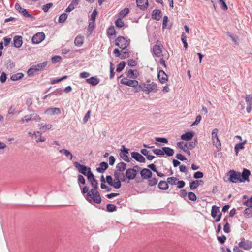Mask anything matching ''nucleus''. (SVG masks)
<instances>
[{
  "mask_svg": "<svg viewBox=\"0 0 252 252\" xmlns=\"http://www.w3.org/2000/svg\"><path fill=\"white\" fill-rule=\"evenodd\" d=\"M86 200L90 203H95L100 204L101 202V198L100 194L97 191V189H92L88 192L86 196Z\"/></svg>",
  "mask_w": 252,
  "mask_h": 252,
  "instance_id": "obj_1",
  "label": "nucleus"
},
{
  "mask_svg": "<svg viewBox=\"0 0 252 252\" xmlns=\"http://www.w3.org/2000/svg\"><path fill=\"white\" fill-rule=\"evenodd\" d=\"M74 165L78 170V171L83 174L84 175L87 176H90L89 173H92L91 171V168L90 167H87L84 165L80 164L77 161H75L73 162Z\"/></svg>",
  "mask_w": 252,
  "mask_h": 252,
  "instance_id": "obj_2",
  "label": "nucleus"
},
{
  "mask_svg": "<svg viewBox=\"0 0 252 252\" xmlns=\"http://www.w3.org/2000/svg\"><path fill=\"white\" fill-rule=\"evenodd\" d=\"M229 181L232 183H241V173L234 170H231L229 171Z\"/></svg>",
  "mask_w": 252,
  "mask_h": 252,
  "instance_id": "obj_3",
  "label": "nucleus"
},
{
  "mask_svg": "<svg viewBox=\"0 0 252 252\" xmlns=\"http://www.w3.org/2000/svg\"><path fill=\"white\" fill-rule=\"evenodd\" d=\"M129 44V42L123 36H119L115 40V45L122 50H125Z\"/></svg>",
  "mask_w": 252,
  "mask_h": 252,
  "instance_id": "obj_4",
  "label": "nucleus"
},
{
  "mask_svg": "<svg viewBox=\"0 0 252 252\" xmlns=\"http://www.w3.org/2000/svg\"><path fill=\"white\" fill-rule=\"evenodd\" d=\"M211 215L212 218H216L215 221L218 222L220 220L222 214L220 212L219 207L213 205L212 207Z\"/></svg>",
  "mask_w": 252,
  "mask_h": 252,
  "instance_id": "obj_5",
  "label": "nucleus"
},
{
  "mask_svg": "<svg viewBox=\"0 0 252 252\" xmlns=\"http://www.w3.org/2000/svg\"><path fill=\"white\" fill-rule=\"evenodd\" d=\"M218 129L215 128L212 130V142L213 145H215L217 148L220 149L221 147V143L219 139L217 133Z\"/></svg>",
  "mask_w": 252,
  "mask_h": 252,
  "instance_id": "obj_6",
  "label": "nucleus"
},
{
  "mask_svg": "<svg viewBox=\"0 0 252 252\" xmlns=\"http://www.w3.org/2000/svg\"><path fill=\"white\" fill-rule=\"evenodd\" d=\"M45 34L42 32L36 33L32 38V42L33 44H39L45 38Z\"/></svg>",
  "mask_w": 252,
  "mask_h": 252,
  "instance_id": "obj_7",
  "label": "nucleus"
},
{
  "mask_svg": "<svg viewBox=\"0 0 252 252\" xmlns=\"http://www.w3.org/2000/svg\"><path fill=\"white\" fill-rule=\"evenodd\" d=\"M121 83L131 87H136L138 85V82L137 80L129 79L125 77L121 79Z\"/></svg>",
  "mask_w": 252,
  "mask_h": 252,
  "instance_id": "obj_8",
  "label": "nucleus"
},
{
  "mask_svg": "<svg viewBox=\"0 0 252 252\" xmlns=\"http://www.w3.org/2000/svg\"><path fill=\"white\" fill-rule=\"evenodd\" d=\"M239 247L246 250H249L252 248V242L249 240L243 239L239 243Z\"/></svg>",
  "mask_w": 252,
  "mask_h": 252,
  "instance_id": "obj_9",
  "label": "nucleus"
},
{
  "mask_svg": "<svg viewBox=\"0 0 252 252\" xmlns=\"http://www.w3.org/2000/svg\"><path fill=\"white\" fill-rule=\"evenodd\" d=\"M145 88L146 92H145L147 94L151 92L156 93L158 90L157 85L154 82L147 84Z\"/></svg>",
  "mask_w": 252,
  "mask_h": 252,
  "instance_id": "obj_10",
  "label": "nucleus"
},
{
  "mask_svg": "<svg viewBox=\"0 0 252 252\" xmlns=\"http://www.w3.org/2000/svg\"><path fill=\"white\" fill-rule=\"evenodd\" d=\"M137 175V171L133 168H128L126 170L125 176L129 180L134 179Z\"/></svg>",
  "mask_w": 252,
  "mask_h": 252,
  "instance_id": "obj_11",
  "label": "nucleus"
},
{
  "mask_svg": "<svg viewBox=\"0 0 252 252\" xmlns=\"http://www.w3.org/2000/svg\"><path fill=\"white\" fill-rule=\"evenodd\" d=\"M90 176L87 177L89 182L91 186L93 187V189H97L98 188V182L94 178V175L92 173H89Z\"/></svg>",
  "mask_w": 252,
  "mask_h": 252,
  "instance_id": "obj_12",
  "label": "nucleus"
},
{
  "mask_svg": "<svg viewBox=\"0 0 252 252\" xmlns=\"http://www.w3.org/2000/svg\"><path fill=\"white\" fill-rule=\"evenodd\" d=\"M138 72L136 70L129 69L126 73V78L132 80H135L138 77Z\"/></svg>",
  "mask_w": 252,
  "mask_h": 252,
  "instance_id": "obj_13",
  "label": "nucleus"
},
{
  "mask_svg": "<svg viewBox=\"0 0 252 252\" xmlns=\"http://www.w3.org/2000/svg\"><path fill=\"white\" fill-rule=\"evenodd\" d=\"M137 6L141 10H145L148 6V0H136Z\"/></svg>",
  "mask_w": 252,
  "mask_h": 252,
  "instance_id": "obj_14",
  "label": "nucleus"
},
{
  "mask_svg": "<svg viewBox=\"0 0 252 252\" xmlns=\"http://www.w3.org/2000/svg\"><path fill=\"white\" fill-rule=\"evenodd\" d=\"M131 157L138 162L144 163L145 161V158L140 154L137 152H133L131 153Z\"/></svg>",
  "mask_w": 252,
  "mask_h": 252,
  "instance_id": "obj_15",
  "label": "nucleus"
},
{
  "mask_svg": "<svg viewBox=\"0 0 252 252\" xmlns=\"http://www.w3.org/2000/svg\"><path fill=\"white\" fill-rule=\"evenodd\" d=\"M250 175L251 172L249 170L244 169L242 174H241L242 182H244L246 181H249V176Z\"/></svg>",
  "mask_w": 252,
  "mask_h": 252,
  "instance_id": "obj_16",
  "label": "nucleus"
},
{
  "mask_svg": "<svg viewBox=\"0 0 252 252\" xmlns=\"http://www.w3.org/2000/svg\"><path fill=\"white\" fill-rule=\"evenodd\" d=\"M15 9L18 10L19 12L22 13L23 15L25 17H30L31 15L28 12L26 9L22 8L19 3H16L15 5Z\"/></svg>",
  "mask_w": 252,
  "mask_h": 252,
  "instance_id": "obj_17",
  "label": "nucleus"
},
{
  "mask_svg": "<svg viewBox=\"0 0 252 252\" xmlns=\"http://www.w3.org/2000/svg\"><path fill=\"white\" fill-rule=\"evenodd\" d=\"M23 44L22 37L21 36H15L13 38V45L16 48H20Z\"/></svg>",
  "mask_w": 252,
  "mask_h": 252,
  "instance_id": "obj_18",
  "label": "nucleus"
},
{
  "mask_svg": "<svg viewBox=\"0 0 252 252\" xmlns=\"http://www.w3.org/2000/svg\"><path fill=\"white\" fill-rule=\"evenodd\" d=\"M194 135V132L193 131H189L182 134L181 136L182 140L185 141H189L191 140Z\"/></svg>",
  "mask_w": 252,
  "mask_h": 252,
  "instance_id": "obj_19",
  "label": "nucleus"
},
{
  "mask_svg": "<svg viewBox=\"0 0 252 252\" xmlns=\"http://www.w3.org/2000/svg\"><path fill=\"white\" fill-rule=\"evenodd\" d=\"M141 176L143 179H148L151 177L152 175V172L148 169L144 168L141 170Z\"/></svg>",
  "mask_w": 252,
  "mask_h": 252,
  "instance_id": "obj_20",
  "label": "nucleus"
},
{
  "mask_svg": "<svg viewBox=\"0 0 252 252\" xmlns=\"http://www.w3.org/2000/svg\"><path fill=\"white\" fill-rule=\"evenodd\" d=\"M45 113L50 115H53L55 114L59 115L61 114V110L58 108H50L45 111Z\"/></svg>",
  "mask_w": 252,
  "mask_h": 252,
  "instance_id": "obj_21",
  "label": "nucleus"
},
{
  "mask_svg": "<svg viewBox=\"0 0 252 252\" xmlns=\"http://www.w3.org/2000/svg\"><path fill=\"white\" fill-rule=\"evenodd\" d=\"M158 78L161 83H164L167 80V75L163 70H160L158 74Z\"/></svg>",
  "mask_w": 252,
  "mask_h": 252,
  "instance_id": "obj_22",
  "label": "nucleus"
},
{
  "mask_svg": "<svg viewBox=\"0 0 252 252\" xmlns=\"http://www.w3.org/2000/svg\"><path fill=\"white\" fill-rule=\"evenodd\" d=\"M108 167V165L107 162H101L99 164V167L96 168V171L102 173H103Z\"/></svg>",
  "mask_w": 252,
  "mask_h": 252,
  "instance_id": "obj_23",
  "label": "nucleus"
},
{
  "mask_svg": "<svg viewBox=\"0 0 252 252\" xmlns=\"http://www.w3.org/2000/svg\"><path fill=\"white\" fill-rule=\"evenodd\" d=\"M153 51L154 54L157 57H161L162 56V50L160 45H155L154 46Z\"/></svg>",
  "mask_w": 252,
  "mask_h": 252,
  "instance_id": "obj_24",
  "label": "nucleus"
},
{
  "mask_svg": "<svg viewBox=\"0 0 252 252\" xmlns=\"http://www.w3.org/2000/svg\"><path fill=\"white\" fill-rule=\"evenodd\" d=\"M38 126L39 127L40 130L42 132H46L47 130H49L52 128L53 127V126L51 124H43L41 123L40 124L38 125Z\"/></svg>",
  "mask_w": 252,
  "mask_h": 252,
  "instance_id": "obj_25",
  "label": "nucleus"
},
{
  "mask_svg": "<svg viewBox=\"0 0 252 252\" xmlns=\"http://www.w3.org/2000/svg\"><path fill=\"white\" fill-rule=\"evenodd\" d=\"M161 12L160 10H154L152 12V17L156 20H159L161 17Z\"/></svg>",
  "mask_w": 252,
  "mask_h": 252,
  "instance_id": "obj_26",
  "label": "nucleus"
},
{
  "mask_svg": "<svg viewBox=\"0 0 252 252\" xmlns=\"http://www.w3.org/2000/svg\"><path fill=\"white\" fill-rule=\"evenodd\" d=\"M100 80L96 77H91L89 79H86V82L93 86H95L97 85Z\"/></svg>",
  "mask_w": 252,
  "mask_h": 252,
  "instance_id": "obj_27",
  "label": "nucleus"
},
{
  "mask_svg": "<svg viewBox=\"0 0 252 252\" xmlns=\"http://www.w3.org/2000/svg\"><path fill=\"white\" fill-rule=\"evenodd\" d=\"M47 65V62H43L38 64L33 65L34 68L36 72L39 71L43 69Z\"/></svg>",
  "mask_w": 252,
  "mask_h": 252,
  "instance_id": "obj_28",
  "label": "nucleus"
},
{
  "mask_svg": "<svg viewBox=\"0 0 252 252\" xmlns=\"http://www.w3.org/2000/svg\"><path fill=\"white\" fill-rule=\"evenodd\" d=\"M59 152L63 154L66 158H68L70 160H72L73 159V155L67 149H62L59 150Z\"/></svg>",
  "mask_w": 252,
  "mask_h": 252,
  "instance_id": "obj_29",
  "label": "nucleus"
},
{
  "mask_svg": "<svg viewBox=\"0 0 252 252\" xmlns=\"http://www.w3.org/2000/svg\"><path fill=\"white\" fill-rule=\"evenodd\" d=\"M84 42V36L78 35L75 39L74 44L76 46H81Z\"/></svg>",
  "mask_w": 252,
  "mask_h": 252,
  "instance_id": "obj_30",
  "label": "nucleus"
},
{
  "mask_svg": "<svg viewBox=\"0 0 252 252\" xmlns=\"http://www.w3.org/2000/svg\"><path fill=\"white\" fill-rule=\"evenodd\" d=\"M162 149L163 151V155L166 154L167 156L170 157L173 156L174 153L173 149L169 147H164L162 148Z\"/></svg>",
  "mask_w": 252,
  "mask_h": 252,
  "instance_id": "obj_31",
  "label": "nucleus"
},
{
  "mask_svg": "<svg viewBox=\"0 0 252 252\" xmlns=\"http://www.w3.org/2000/svg\"><path fill=\"white\" fill-rule=\"evenodd\" d=\"M141 153L146 156L147 158L149 160H151L155 158V156L150 155V152L149 151L146 149H143L141 150Z\"/></svg>",
  "mask_w": 252,
  "mask_h": 252,
  "instance_id": "obj_32",
  "label": "nucleus"
},
{
  "mask_svg": "<svg viewBox=\"0 0 252 252\" xmlns=\"http://www.w3.org/2000/svg\"><path fill=\"white\" fill-rule=\"evenodd\" d=\"M126 164L123 162L118 163L116 166L117 171L121 172H124L126 169Z\"/></svg>",
  "mask_w": 252,
  "mask_h": 252,
  "instance_id": "obj_33",
  "label": "nucleus"
},
{
  "mask_svg": "<svg viewBox=\"0 0 252 252\" xmlns=\"http://www.w3.org/2000/svg\"><path fill=\"white\" fill-rule=\"evenodd\" d=\"M158 187L162 190H166L169 188L168 183H167V181H161L158 183Z\"/></svg>",
  "mask_w": 252,
  "mask_h": 252,
  "instance_id": "obj_34",
  "label": "nucleus"
},
{
  "mask_svg": "<svg viewBox=\"0 0 252 252\" xmlns=\"http://www.w3.org/2000/svg\"><path fill=\"white\" fill-rule=\"evenodd\" d=\"M203 182L202 180H195L190 183V188L192 190L196 189L199 185L200 183Z\"/></svg>",
  "mask_w": 252,
  "mask_h": 252,
  "instance_id": "obj_35",
  "label": "nucleus"
},
{
  "mask_svg": "<svg viewBox=\"0 0 252 252\" xmlns=\"http://www.w3.org/2000/svg\"><path fill=\"white\" fill-rule=\"evenodd\" d=\"M244 215L247 218L252 217V207L246 208L244 210Z\"/></svg>",
  "mask_w": 252,
  "mask_h": 252,
  "instance_id": "obj_36",
  "label": "nucleus"
},
{
  "mask_svg": "<svg viewBox=\"0 0 252 252\" xmlns=\"http://www.w3.org/2000/svg\"><path fill=\"white\" fill-rule=\"evenodd\" d=\"M129 12V10L127 8H125L123 9L119 13V18H123Z\"/></svg>",
  "mask_w": 252,
  "mask_h": 252,
  "instance_id": "obj_37",
  "label": "nucleus"
},
{
  "mask_svg": "<svg viewBox=\"0 0 252 252\" xmlns=\"http://www.w3.org/2000/svg\"><path fill=\"white\" fill-rule=\"evenodd\" d=\"M167 181L168 184L171 185H176L177 178L175 177H168L167 179Z\"/></svg>",
  "mask_w": 252,
  "mask_h": 252,
  "instance_id": "obj_38",
  "label": "nucleus"
},
{
  "mask_svg": "<svg viewBox=\"0 0 252 252\" xmlns=\"http://www.w3.org/2000/svg\"><path fill=\"white\" fill-rule=\"evenodd\" d=\"M197 143V141L196 139L194 140V141L189 142L188 143H186V144L188 145L187 146V149H191L192 148L195 147Z\"/></svg>",
  "mask_w": 252,
  "mask_h": 252,
  "instance_id": "obj_39",
  "label": "nucleus"
},
{
  "mask_svg": "<svg viewBox=\"0 0 252 252\" xmlns=\"http://www.w3.org/2000/svg\"><path fill=\"white\" fill-rule=\"evenodd\" d=\"M23 74L22 73H18L15 74H13L11 77V79L12 81H17L19 79L22 78Z\"/></svg>",
  "mask_w": 252,
  "mask_h": 252,
  "instance_id": "obj_40",
  "label": "nucleus"
},
{
  "mask_svg": "<svg viewBox=\"0 0 252 252\" xmlns=\"http://www.w3.org/2000/svg\"><path fill=\"white\" fill-rule=\"evenodd\" d=\"M67 16H68L67 14L65 13L62 14L59 16V20H58L59 23H63V22H64L66 20Z\"/></svg>",
  "mask_w": 252,
  "mask_h": 252,
  "instance_id": "obj_41",
  "label": "nucleus"
},
{
  "mask_svg": "<svg viewBox=\"0 0 252 252\" xmlns=\"http://www.w3.org/2000/svg\"><path fill=\"white\" fill-rule=\"evenodd\" d=\"M242 144L243 143H238L235 145L234 150L236 155L238 154L240 150L243 149L244 148V146H243Z\"/></svg>",
  "mask_w": 252,
  "mask_h": 252,
  "instance_id": "obj_42",
  "label": "nucleus"
},
{
  "mask_svg": "<svg viewBox=\"0 0 252 252\" xmlns=\"http://www.w3.org/2000/svg\"><path fill=\"white\" fill-rule=\"evenodd\" d=\"M220 3L221 8L222 10L226 11L228 9V6L225 3V0H217Z\"/></svg>",
  "mask_w": 252,
  "mask_h": 252,
  "instance_id": "obj_43",
  "label": "nucleus"
},
{
  "mask_svg": "<svg viewBox=\"0 0 252 252\" xmlns=\"http://www.w3.org/2000/svg\"><path fill=\"white\" fill-rule=\"evenodd\" d=\"M126 63L124 61L121 62L118 65L116 71L118 72H121L125 67Z\"/></svg>",
  "mask_w": 252,
  "mask_h": 252,
  "instance_id": "obj_44",
  "label": "nucleus"
},
{
  "mask_svg": "<svg viewBox=\"0 0 252 252\" xmlns=\"http://www.w3.org/2000/svg\"><path fill=\"white\" fill-rule=\"evenodd\" d=\"M188 145L184 143L183 142H179L177 143V146L180 149L183 150L184 151L186 152L187 146Z\"/></svg>",
  "mask_w": 252,
  "mask_h": 252,
  "instance_id": "obj_45",
  "label": "nucleus"
},
{
  "mask_svg": "<svg viewBox=\"0 0 252 252\" xmlns=\"http://www.w3.org/2000/svg\"><path fill=\"white\" fill-rule=\"evenodd\" d=\"M116 31L114 26L110 27L107 31V34L109 36H113L115 35Z\"/></svg>",
  "mask_w": 252,
  "mask_h": 252,
  "instance_id": "obj_46",
  "label": "nucleus"
},
{
  "mask_svg": "<svg viewBox=\"0 0 252 252\" xmlns=\"http://www.w3.org/2000/svg\"><path fill=\"white\" fill-rule=\"evenodd\" d=\"M116 205L112 204H109L107 205V210L108 212H114L116 210Z\"/></svg>",
  "mask_w": 252,
  "mask_h": 252,
  "instance_id": "obj_47",
  "label": "nucleus"
},
{
  "mask_svg": "<svg viewBox=\"0 0 252 252\" xmlns=\"http://www.w3.org/2000/svg\"><path fill=\"white\" fill-rule=\"evenodd\" d=\"M32 120V114L25 115L20 120L21 123L28 122L29 121Z\"/></svg>",
  "mask_w": 252,
  "mask_h": 252,
  "instance_id": "obj_48",
  "label": "nucleus"
},
{
  "mask_svg": "<svg viewBox=\"0 0 252 252\" xmlns=\"http://www.w3.org/2000/svg\"><path fill=\"white\" fill-rule=\"evenodd\" d=\"M115 24L116 26L118 28H122L124 26V23L122 20L121 18H119L116 21H115Z\"/></svg>",
  "mask_w": 252,
  "mask_h": 252,
  "instance_id": "obj_49",
  "label": "nucleus"
},
{
  "mask_svg": "<svg viewBox=\"0 0 252 252\" xmlns=\"http://www.w3.org/2000/svg\"><path fill=\"white\" fill-rule=\"evenodd\" d=\"M158 181L156 178H152L148 180V185L150 186H154L157 184Z\"/></svg>",
  "mask_w": 252,
  "mask_h": 252,
  "instance_id": "obj_50",
  "label": "nucleus"
},
{
  "mask_svg": "<svg viewBox=\"0 0 252 252\" xmlns=\"http://www.w3.org/2000/svg\"><path fill=\"white\" fill-rule=\"evenodd\" d=\"M115 189H119L121 187V183L120 180L114 181L111 185Z\"/></svg>",
  "mask_w": 252,
  "mask_h": 252,
  "instance_id": "obj_51",
  "label": "nucleus"
},
{
  "mask_svg": "<svg viewBox=\"0 0 252 252\" xmlns=\"http://www.w3.org/2000/svg\"><path fill=\"white\" fill-rule=\"evenodd\" d=\"M188 197L189 198V200H191V201H196V199H197V197H196V195L192 192H189L188 193Z\"/></svg>",
  "mask_w": 252,
  "mask_h": 252,
  "instance_id": "obj_52",
  "label": "nucleus"
},
{
  "mask_svg": "<svg viewBox=\"0 0 252 252\" xmlns=\"http://www.w3.org/2000/svg\"><path fill=\"white\" fill-rule=\"evenodd\" d=\"M247 105L252 104V97L250 94H246L245 97Z\"/></svg>",
  "mask_w": 252,
  "mask_h": 252,
  "instance_id": "obj_53",
  "label": "nucleus"
},
{
  "mask_svg": "<svg viewBox=\"0 0 252 252\" xmlns=\"http://www.w3.org/2000/svg\"><path fill=\"white\" fill-rule=\"evenodd\" d=\"M153 153L158 156H163V149H155L153 151Z\"/></svg>",
  "mask_w": 252,
  "mask_h": 252,
  "instance_id": "obj_54",
  "label": "nucleus"
},
{
  "mask_svg": "<svg viewBox=\"0 0 252 252\" xmlns=\"http://www.w3.org/2000/svg\"><path fill=\"white\" fill-rule=\"evenodd\" d=\"M120 157L122 158H123L125 161L126 162H129L130 159L128 158L127 155L125 153H123L122 152L120 154Z\"/></svg>",
  "mask_w": 252,
  "mask_h": 252,
  "instance_id": "obj_55",
  "label": "nucleus"
},
{
  "mask_svg": "<svg viewBox=\"0 0 252 252\" xmlns=\"http://www.w3.org/2000/svg\"><path fill=\"white\" fill-rule=\"evenodd\" d=\"M36 71H35V69L34 68L33 66H32V67H31L30 69H28L27 71V74L29 76H32Z\"/></svg>",
  "mask_w": 252,
  "mask_h": 252,
  "instance_id": "obj_56",
  "label": "nucleus"
},
{
  "mask_svg": "<svg viewBox=\"0 0 252 252\" xmlns=\"http://www.w3.org/2000/svg\"><path fill=\"white\" fill-rule=\"evenodd\" d=\"M32 120L36 122H38L41 120V117L37 114H32Z\"/></svg>",
  "mask_w": 252,
  "mask_h": 252,
  "instance_id": "obj_57",
  "label": "nucleus"
},
{
  "mask_svg": "<svg viewBox=\"0 0 252 252\" xmlns=\"http://www.w3.org/2000/svg\"><path fill=\"white\" fill-rule=\"evenodd\" d=\"M53 5V4L52 3H49L46 5H44L42 7V10L45 12H47L49 8H50Z\"/></svg>",
  "mask_w": 252,
  "mask_h": 252,
  "instance_id": "obj_58",
  "label": "nucleus"
},
{
  "mask_svg": "<svg viewBox=\"0 0 252 252\" xmlns=\"http://www.w3.org/2000/svg\"><path fill=\"white\" fill-rule=\"evenodd\" d=\"M202 117L200 115H198L196 117L195 121L191 124V126L197 125L201 121Z\"/></svg>",
  "mask_w": 252,
  "mask_h": 252,
  "instance_id": "obj_59",
  "label": "nucleus"
},
{
  "mask_svg": "<svg viewBox=\"0 0 252 252\" xmlns=\"http://www.w3.org/2000/svg\"><path fill=\"white\" fill-rule=\"evenodd\" d=\"M121 55H122L121 57V59H126V58L128 57V56H129V53L126 49L124 50V51H122Z\"/></svg>",
  "mask_w": 252,
  "mask_h": 252,
  "instance_id": "obj_60",
  "label": "nucleus"
},
{
  "mask_svg": "<svg viewBox=\"0 0 252 252\" xmlns=\"http://www.w3.org/2000/svg\"><path fill=\"white\" fill-rule=\"evenodd\" d=\"M127 64L129 66L134 67L137 65V62L133 59H130L128 61Z\"/></svg>",
  "mask_w": 252,
  "mask_h": 252,
  "instance_id": "obj_61",
  "label": "nucleus"
},
{
  "mask_svg": "<svg viewBox=\"0 0 252 252\" xmlns=\"http://www.w3.org/2000/svg\"><path fill=\"white\" fill-rule=\"evenodd\" d=\"M176 185H177V187L178 188H183L185 185V183L184 181L181 180V181H179V179L177 178V184Z\"/></svg>",
  "mask_w": 252,
  "mask_h": 252,
  "instance_id": "obj_62",
  "label": "nucleus"
},
{
  "mask_svg": "<svg viewBox=\"0 0 252 252\" xmlns=\"http://www.w3.org/2000/svg\"><path fill=\"white\" fill-rule=\"evenodd\" d=\"M78 181L79 183H81L83 185L85 184V183H86V181H85L84 177L81 175H78Z\"/></svg>",
  "mask_w": 252,
  "mask_h": 252,
  "instance_id": "obj_63",
  "label": "nucleus"
},
{
  "mask_svg": "<svg viewBox=\"0 0 252 252\" xmlns=\"http://www.w3.org/2000/svg\"><path fill=\"white\" fill-rule=\"evenodd\" d=\"M244 204L248 207H252V197L245 201Z\"/></svg>",
  "mask_w": 252,
  "mask_h": 252,
  "instance_id": "obj_64",
  "label": "nucleus"
}]
</instances>
